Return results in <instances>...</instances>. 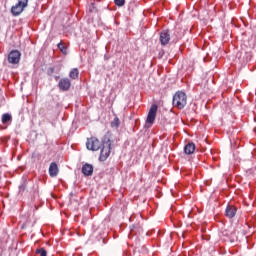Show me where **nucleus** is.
<instances>
[{"mask_svg":"<svg viewBox=\"0 0 256 256\" xmlns=\"http://www.w3.org/2000/svg\"><path fill=\"white\" fill-rule=\"evenodd\" d=\"M172 104L174 107H177V109H185L187 105V94L181 91L176 92L173 96Z\"/></svg>","mask_w":256,"mask_h":256,"instance_id":"nucleus-1","label":"nucleus"},{"mask_svg":"<svg viewBox=\"0 0 256 256\" xmlns=\"http://www.w3.org/2000/svg\"><path fill=\"white\" fill-rule=\"evenodd\" d=\"M111 155V139L105 137L102 142V149L100 152V161H107Z\"/></svg>","mask_w":256,"mask_h":256,"instance_id":"nucleus-2","label":"nucleus"},{"mask_svg":"<svg viewBox=\"0 0 256 256\" xmlns=\"http://www.w3.org/2000/svg\"><path fill=\"white\" fill-rule=\"evenodd\" d=\"M28 6L29 0H18V3L11 7V13L14 17H19Z\"/></svg>","mask_w":256,"mask_h":256,"instance_id":"nucleus-3","label":"nucleus"},{"mask_svg":"<svg viewBox=\"0 0 256 256\" xmlns=\"http://www.w3.org/2000/svg\"><path fill=\"white\" fill-rule=\"evenodd\" d=\"M102 145L101 141L95 137L88 138L86 142V147L89 151H99Z\"/></svg>","mask_w":256,"mask_h":256,"instance_id":"nucleus-4","label":"nucleus"},{"mask_svg":"<svg viewBox=\"0 0 256 256\" xmlns=\"http://www.w3.org/2000/svg\"><path fill=\"white\" fill-rule=\"evenodd\" d=\"M19 61H21V52L19 50H12L8 54V63H11V65H18Z\"/></svg>","mask_w":256,"mask_h":256,"instance_id":"nucleus-5","label":"nucleus"},{"mask_svg":"<svg viewBox=\"0 0 256 256\" xmlns=\"http://www.w3.org/2000/svg\"><path fill=\"white\" fill-rule=\"evenodd\" d=\"M157 104H153L149 110L146 123H150V125H153L155 123V118L157 117Z\"/></svg>","mask_w":256,"mask_h":256,"instance_id":"nucleus-6","label":"nucleus"},{"mask_svg":"<svg viewBox=\"0 0 256 256\" xmlns=\"http://www.w3.org/2000/svg\"><path fill=\"white\" fill-rule=\"evenodd\" d=\"M60 91H69L71 89V80L69 78H62L58 83Z\"/></svg>","mask_w":256,"mask_h":256,"instance_id":"nucleus-7","label":"nucleus"},{"mask_svg":"<svg viewBox=\"0 0 256 256\" xmlns=\"http://www.w3.org/2000/svg\"><path fill=\"white\" fill-rule=\"evenodd\" d=\"M169 41H171V33L169 30H164L160 33V43L161 45H169Z\"/></svg>","mask_w":256,"mask_h":256,"instance_id":"nucleus-8","label":"nucleus"},{"mask_svg":"<svg viewBox=\"0 0 256 256\" xmlns=\"http://www.w3.org/2000/svg\"><path fill=\"white\" fill-rule=\"evenodd\" d=\"M48 173L50 177H57V175H59V166L57 165L56 162H52L50 164Z\"/></svg>","mask_w":256,"mask_h":256,"instance_id":"nucleus-9","label":"nucleus"},{"mask_svg":"<svg viewBox=\"0 0 256 256\" xmlns=\"http://www.w3.org/2000/svg\"><path fill=\"white\" fill-rule=\"evenodd\" d=\"M82 173L86 177H90V175H93V165H91V164H84L82 166Z\"/></svg>","mask_w":256,"mask_h":256,"instance_id":"nucleus-10","label":"nucleus"},{"mask_svg":"<svg viewBox=\"0 0 256 256\" xmlns=\"http://www.w3.org/2000/svg\"><path fill=\"white\" fill-rule=\"evenodd\" d=\"M225 213L228 219H233V217H235V215L237 214V208H235V206H228Z\"/></svg>","mask_w":256,"mask_h":256,"instance_id":"nucleus-11","label":"nucleus"},{"mask_svg":"<svg viewBox=\"0 0 256 256\" xmlns=\"http://www.w3.org/2000/svg\"><path fill=\"white\" fill-rule=\"evenodd\" d=\"M184 153L186 155H193L195 153V143L189 142L185 147H184Z\"/></svg>","mask_w":256,"mask_h":256,"instance_id":"nucleus-12","label":"nucleus"},{"mask_svg":"<svg viewBox=\"0 0 256 256\" xmlns=\"http://www.w3.org/2000/svg\"><path fill=\"white\" fill-rule=\"evenodd\" d=\"M69 77L70 79H79V69L77 68H73L70 72H69Z\"/></svg>","mask_w":256,"mask_h":256,"instance_id":"nucleus-13","label":"nucleus"},{"mask_svg":"<svg viewBox=\"0 0 256 256\" xmlns=\"http://www.w3.org/2000/svg\"><path fill=\"white\" fill-rule=\"evenodd\" d=\"M11 119H12V117L9 113L2 115V123H4V124L9 123V121H11Z\"/></svg>","mask_w":256,"mask_h":256,"instance_id":"nucleus-14","label":"nucleus"},{"mask_svg":"<svg viewBox=\"0 0 256 256\" xmlns=\"http://www.w3.org/2000/svg\"><path fill=\"white\" fill-rule=\"evenodd\" d=\"M121 125V120H119V117H115L114 120L111 122V127H119Z\"/></svg>","mask_w":256,"mask_h":256,"instance_id":"nucleus-15","label":"nucleus"},{"mask_svg":"<svg viewBox=\"0 0 256 256\" xmlns=\"http://www.w3.org/2000/svg\"><path fill=\"white\" fill-rule=\"evenodd\" d=\"M36 253L40 256H47V250H45V248H40L36 250Z\"/></svg>","mask_w":256,"mask_h":256,"instance_id":"nucleus-16","label":"nucleus"},{"mask_svg":"<svg viewBox=\"0 0 256 256\" xmlns=\"http://www.w3.org/2000/svg\"><path fill=\"white\" fill-rule=\"evenodd\" d=\"M114 3L117 7H123V5H125V0H114Z\"/></svg>","mask_w":256,"mask_h":256,"instance_id":"nucleus-17","label":"nucleus"},{"mask_svg":"<svg viewBox=\"0 0 256 256\" xmlns=\"http://www.w3.org/2000/svg\"><path fill=\"white\" fill-rule=\"evenodd\" d=\"M48 73H50V75H53V73H55V68H49Z\"/></svg>","mask_w":256,"mask_h":256,"instance_id":"nucleus-18","label":"nucleus"},{"mask_svg":"<svg viewBox=\"0 0 256 256\" xmlns=\"http://www.w3.org/2000/svg\"><path fill=\"white\" fill-rule=\"evenodd\" d=\"M58 48L61 49L63 51V49H65V46H63V44H58Z\"/></svg>","mask_w":256,"mask_h":256,"instance_id":"nucleus-19","label":"nucleus"}]
</instances>
